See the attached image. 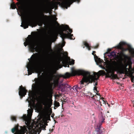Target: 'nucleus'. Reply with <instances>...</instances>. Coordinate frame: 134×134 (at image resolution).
<instances>
[{
	"mask_svg": "<svg viewBox=\"0 0 134 134\" xmlns=\"http://www.w3.org/2000/svg\"><path fill=\"white\" fill-rule=\"evenodd\" d=\"M93 90H97V88L96 86H95L94 87Z\"/></svg>",
	"mask_w": 134,
	"mask_h": 134,
	"instance_id": "33",
	"label": "nucleus"
},
{
	"mask_svg": "<svg viewBox=\"0 0 134 134\" xmlns=\"http://www.w3.org/2000/svg\"><path fill=\"white\" fill-rule=\"evenodd\" d=\"M28 115H26L23 116V119L25 121V123L27 125V127L25 126L24 127L20 126V129H18L19 126L16 125L13 129H12V132L14 133L15 131L16 132L14 134H32V131L31 126L29 127V125L30 124V121L31 119V116L32 115L33 110L29 108L27 111Z\"/></svg>",
	"mask_w": 134,
	"mask_h": 134,
	"instance_id": "3",
	"label": "nucleus"
},
{
	"mask_svg": "<svg viewBox=\"0 0 134 134\" xmlns=\"http://www.w3.org/2000/svg\"><path fill=\"white\" fill-rule=\"evenodd\" d=\"M63 80L62 81V82H63Z\"/></svg>",
	"mask_w": 134,
	"mask_h": 134,
	"instance_id": "42",
	"label": "nucleus"
},
{
	"mask_svg": "<svg viewBox=\"0 0 134 134\" xmlns=\"http://www.w3.org/2000/svg\"><path fill=\"white\" fill-rule=\"evenodd\" d=\"M37 36V35L36 34L34 37L29 38L28 40L25 38L26 41L24 43V44L25 47L27 45L28 46L31 52H33L34 51L36 52H38L37 43L36 40V38Z\"/></svg>",
	"mask_w": 134,
	"mask_h": 134,
	"instance_id": "8",
	"label": "nucleus"
},
{
	"mask_svg": "<svg viewBox=\"0 0 134 134\" xmlns=\"http://www.w3.org/2000/svg\"><path fill=\"white\" fill-rule=\"evenodd\" d=\"M30 100L34 105L36 101H38L37 96L36 94L31 91L29 92L28 94Z\"/></svg>",
	"mask_w": 134,
	"mask_h": 134,
	"instance_id": "14",
	"label": "nucleus"
},
{
	"mask_svg": "<svg viewBox=\"0 0 134 134\" xmlns=\"http://www.w3.org/2000/svg\"><path fill=\"white\" fill-rule=\"evenodd\" d=\"M58 26H59V24H58Z\"/></svg>",
	"mask_w": 134,
	"mask_h": 134,
	"instance_id": "39",
	"label": "nucleus"
},
{
	"mask_svg": "<svg viewBox=\"0 0 134 134\" xmlns=\"http://www.w3.org/2000/svg\"><path fill=\"white\" fill-rule=\"evenodd\" d=\"M48 94L47 93H46L43 96V98L41 101L42 103L45 106H49L50 104L48 98Z\"/></svg>",
	"mask_w": 134,
	"mask_h": 134,
	"instance_id": "16",
	"label": "nucleus"
},
{
	"mask_svg": "<svg viewBox=\"0 0 134 134\" xmlns=\"http://www.w3.org/2000/svg\"><path fill=\"white\" fill-rule=\"evenodd\" d=\"M123 56L124 58L126 59V60L128 59L129 60H131V58L130 57H129L127 55L123 54Z\"/></svg>",
	"mask_w": 134,
	"mask_h": 134,
	"instance_id": "25",
	"label": "nucleus"
},
{
	"mask_svg": "<svg viewBox=\"0 0 134 134\" xmlns=\"http://www.w3.org/2000/svg\"><path fill=\"white\" fill-rule=\"evenodd\" d=\"M68 87L70 90L71 89V87L70 86Z\"/></svg>",
	"mask_w": 134,
	"mask_h": 134,
	"instance_id": "37",
	"label": "nucleus"
},
{
	"mask_svg": "<svg viewBox=\"0 0 134 134\" xmlns=\"http://www.w3.org/2000/svg\"><path fill=\"white\" fill-rule=\"evenodd\" d=\"M68 85L67 84H62L59 86V88L61 90V91L63 92L65 91V89L67 88Z\"/></svg>",
	"mask_w": 134,
	"mask_h": 134,
	"instance_id": "19",
	"label": "nucleus"
},
{
	"mask_svg": "<svg viewBox=\"0 0 134 134\" xmlns=\"http://www.w3.org/2000/svg\"><path fill=\"white\" fill-rule=\"evenodd\" d=\"M83 44L85 46L87 47L88 50H90L91 47V45L86 42H84Z\"/></svg>",
	"mask_w": 134,
	"mask_h": 134,
	"instance_id": "22",
	"label": "nucleus"
},
{
	"mask_svg": "<svg viewBox=\"0 0 134 134\" xmlns=\"http://www.w3.org/2000/svg\"><path fill=\"white\" fill-rule=\"evenodd\" d=\"M52 18L53 20L55 21H56L57 19V18L56 17L55 15L52 16Z\"/></svg>",
	"mask_w": 134,
	"mask_h": 134,
	"instance_id": "29",
	"label": "nucleus"
},
{
	"mask_svg": "<svg viewBox=\"0 0 134 134\" xmlns=\"http://www.w3.org/2000/svg\"><path fill=\"white\" fill-rule=\"evenodd\" d=\"M30 36V35H29V36Z\"/></svg>",
	"mask_w": 134,
	"mask_h": 134,
	"instance_id": "44",
	"label": "nucleus"
},
{
	"mask_svg": "<svg viewBox=\"0 0 134 134\" xmlns=\"http://www.w3.org/2000/svg\"><path fill=\"white\" fill-rule=\"evenodd\" d=\"M49 131H50V132H52L53 131V129H51V130H49Z\"/></svg>",
	"mask_w": 134,
	"mask_h": 134,
	"instance_id": "34",
	"label": "nucleus"
},
{
	"mask_svg": "<svg viewBox=\"0 0 134 134\" xmlns=\"http://www.w3.org/2000/svg\"><path fill=\"white\" fill-rule=\"evenodd\" d=\"M50 117L49 115H44L42 119L43 123L40 124V126L42 129L43 130H45L46 126L48 125L47 123L48 122L47 121L50 120Z\"/></svg>",
	"mask_w": 134,
	"mask_h": 134,
	"instance_id": "13",
	"label": "nucleus"
},
{
	"mask_svg": "<svg viewBox=\"0 0 134 134\" xmlns=\"http://www.w3.org/2000/svg\"><path fill=\"white\" fill-rule=\"evenodd\" d=\"M108 50H110V49H108Z\"/></svg>",
	"mask_w": 134,
	"mask_h": 134,
	"instance_id": "41",
	"label": "nucleus"
},
{
	"mask_svg": "<svg viewBox=\"0 0 134 134\" xmlns=\"http://www.w3.org/2000/svg\"><path fill=\"white\" fill-rule=\"evenodd\" d=\"M16 5L18 8H17L19 15L21 16L22 20L21 24L20 26L26 29L28 27L29 25L32 26L34 25L35 26L36 24H33L31 17L28 14H26L24 11L25 5L21 2L17 3Z\"/></svg>",
	"mask_w": 134,
	"mask_h": 134,
	"instance_id": "4",
	"label": "nucleus"
},
{
	"mask_svg": "<svg viewBox=\"0 0 134 134\" xmlns=\"http://www.w3.org/2000/svg\"><path fill=\"white\" fill-rule=\"evenodd\" d=\"M65 66V67H66V66L67 67H69V65L67 64L66 66Z\"/></svg>",
	"mask_w": 134,
	"mask_h": 134,
	"instance_id": "36",
	"label": "nucleus"
},
{
	"mask_svg": "<svg viewBox=\"0 0 134 134\" xmlns=\"http://www.w3.org/2000/svg\"><path fill=\"white\" fill-rule=\"evenodd\" d=\"M38 57L37 53L35 55L34 53L30 58L28 59L29 62L26 66L27 69L28 75L31 74L32 73L36 72L40 77L39 78L35 79L36 83L33 84L32 86V88L36 92L39 91V87L48 88L50 85L51 82L53 78L52 77L50 78L46 79L44 82H42V75L43 73L42 72L43 71L44 68L50 63L51 60L47 56H43L40 58H38Z\"/></svg>",
	"mask_w": 134,
	"mask_h": 134,
	"instance_id": "1",
	"label": "nucleus"
},
{
	"mask_svg": "<svg viewBox=\"0 0 134 134\" xmlns=\"http://www.w3.org/2000/svg\"><path fill=\"white\" fill-rule=\"evenodd\" d=\"M28 102L29 103L28 106L29 107H30V108H31V105H32V104L31 103H30V102L29 100H28Z\"/></svg>",
	"mask_w": 134,
	"mask_h": 134,
	"instance_id": "32",
	"label": "nucleus"
},
{
	"mask_svg": "<svg viewBox=\"0 0 134 134\" xmlns=\"http://www.w3.org/2000/svg\"><path fill=\"white\" fill-rule=\"evenodd\" d=\"M104 72L103 70H100L99 71V72L100 74H103Z\"/></svg>",
	"mask_w": 134,
	"mask_h": 134,
	"instance_id": "31",
	"label": "nucleus"
},
{
	"mask_svg": "<svg viewBox=\"0 0 134 134\" xmlns=\"http://www.w3.org/2000/svg\"><path fill=\"white\" fill-rule=\"evenodd\" d=\"M68 61H69L70 62V63L72 65L74 64V60H72V61H70V59L69 58L68 59Z\"/></svg>",
	"mask_w": 134,
	"mask_h": 134,
	"instance_id": "27",
	"label": "nucleus"
},
{
	"mask_svg": "<svg viewBox=\"0 0 134 134\" xmlns=\"http://www.w3.org/2000/svg\"><path fill=\"white\" fill-rule=\"evenodd\" d=\"M57 38L55 32H52L50 33L49 35H47L45 39L47 47L52 52V50L51 49V45L52 42L56 41Z\"/></svg>",
	"mask_w": 134,
	"mask_h": 134,
	"instance_id": "9",
	"label": "nucleus"
},
{
	"mask_svg": "<svg viewBox=\"0 0 134 134\" xmlns=\"http://www.w3.org/2000/svg\"><path fill=\"white\" fill-rule=\"evenodd\" d=\"M72 104H74V102H73V103H72Z\"/></svg>",
	"mask_w": 134,
	"mask_h": 134,
	"instance_id": "40",
	"label": "nucleus"
},
{
	"mask_svg": "<svg viewBox=\"0 0 134 134\" xmlns=\"http://www.w3.org/2000/svg\"><path fill=\"white\" fill-rule=\"evenodd\" d=\"M11 119L12 121H16V118L15 116H11Z\"/></svg>",
	"mask_w": 134,
	"mask_h": 134,
	"instance_id": "30",
	"label": "nucleus"
},
{
	"mask_svg": "<svg viewBox=\"0 0 134 134\" xmlns=\"http://www.w3.org/2000/svg\"><path fill=\"white\" fill-rule=\"evenodd\" d=\"M27 92V91L23 88L22 86L20 87L19 89V94L20 97L22 98L25 96Z\"/></svg>",
	"mask_w": 134,
	"mask_h": 134,
	"instance_id": "17",
	"label": "nucleus"
},
{
	"mask_svg": "<svg viewBox=\"0 0 134 134\" xmlns=\"http://www.w3.org/2000/svg\"><path fill=\"white\" fill-rule=\"evenodd\" d=\"M59 79V77L54 80V82L56 85L58 86V85Z\"/></svg>",
	"mask_w": 134,
	"mask_h": 134,
	"instance_id": "23",
	"label": "nucleus"
},
{
	"mask_svg": "<svg viewBox=\"0 0 134 134\" xmlns=\"http://www.w3.org/2000/svg\"><path fill=\"white\" fill-rule=\"evenodd\" d=\"M126 44V43L124 42H121L119 44L115 47V48L118 49H120L122 51H126L129 50V52L131 53L132 56L134 57V49L131 47H130L129 48H125L122 47V46Z\"/></svg>",
	"mask_w": 134,
	"mask_h": 134,
	"instance_id": "11",
	"label": "nucleus"
},
{
	"mask_svg": "<svg viewBox=\"0 0 134 134\" xmlns=\"http://www.w3.org/2000/svg\"><path fill=\"white\" fill-rule=\"evenodd\" d=\"M48 4L46 5L43 9H40L37 11L39 13V15L36 21V24L39 26H42L44 23L45 20L47 16L43 14V12H48L49 10L53 9L56 6L55 3H51L48 2Z\"/></svg>",
	"mask_w": 134,
	"mask_h": 134,
	"instance_id": "6",
	"label": "nucleus"
},
{
	"mask_svg": "<svg viewBox=\"0 0 134 134\" xmlns=\"http://www.w3.org/2000/svg\"><path fill=\"white\" fill-rule=\"evenodd\" d=\"M104 57H105V55H107L108 56L109 58H111L113 57H115L116 54L114 51H112L111 53H109L108 52H106L104 54Z\"/></svg>",
	"mask_w": 134,
	"mask_h": 134,
	"instance_id": "20",
	"label": "nucleus"
},
{
	"mask_svg": "<svg viewBox=\"0 0 134 134\" xmlns=\"http://www.w3.org/2000/svg\"><path fill=\"white\" fill-rule=\"evenodd\" d=\"M63 61H62V63H63Z\"/></svg>",
	"mask_w": 134,
	"mask_h": 134,
	"instance_id": "43",
	"label": "nucleus"
},
{
	"mask_svg": "<svg viewBox=\"0 0 134 134\" xmlns=\"http://www.w3.org/2000/svg\"><path fill=\"white\" fill-rule=\"evenodd\" d=\"M95 51H93V53H92V54L94 55V54L93 53H95Z\"/></svg>",
	"mask_w": 134,
	"mask_h": 134,
	"instance_id": "38",
	"label": "nucleus"
},
{
	"mask_svg": "<svg viewBox=\"0 0 134 134\" xmlns=\"http://www.w3.org/2000/svg\"><path fill=\"white\" fill-rule=\"evenodd\" d=\"M61 31L60 33V37L62 38L63 43L62 44H60L58 46V47L62 48L64 46L65 42L64 41V39L66 38H68L71 40H74L75 38H73V35L71 34L72 32V30L70 29L68 26L66 25L64 26L62 25L60 26Z\"/></svg>",
	"mask_w": 134,
	"mask_h": 134,
	"instance_id": "7",
	"label": "nucleus"
},
{
	"mask_svg": "<svg viewBox=\"0 0 134 134\" xmlns=\"http://www.w3.org/2000/svg\"><path fill=\"white\" fill-rule=\"evenodd\" d=\"M80 1V0H61V2H58V4L62 7L67 9L73 2H76L79 3Z\"/></svg>",
	"mask_w": 134,
	"mask_h": 134,
	"instance_id": "10",
	"label": "nucleus"
},
{
	"mask_svg": "<svg viewBox=\"0 0 134 134\" xmlns=\"http://www.w3.org/2000/svg\"><path fill=\"white\" fill-rule=\"evenodd\" d=\"M10 7L12 9H15L16 8V6L14 2H13L11 4Z\"/></svg>",
	"mask_w": 134,
	"mask_h": 134,
	"instance_id": "24",
	"label": "nucleus"
},
{
	"mask_svg": "<svg viewBox=\"0 0 134 134\" xmlns=\"http://www.w3.org/2000/svg\"><path fill=\"white\" fill-rule=\"evenodd\" d=\"M54 105L55 107H58L59 106V103L58 102H56L54 103Z\"/></svg>",
	"mask_w": 134,
	"mask_h": 134,
	"instance_id": "28",
	"label": "nucleus"
},
{
	"mask_svg": "<svg viewBox=\"0 0 134 134\" xmlns=\"http://www.w3.org/2000/svg\"><path fill=\"white\" fill-rule=\"evenodd\" d=\"M63 59L62 55L60 54L58 56L55 60L54 63V68L55 71L62 67V66L60 64V62L62 61Z\"/></svg>",
	"mask_w": 134,
	"mask_h": 134,
	"instance_id": "12",
	"label": "nucleus"
},
{
	"mask_svg": "<svg viewBox=\"0 0 134 134\" xmlns=\"http://www.w3.org/2000/svg\"><path fill=\"white\" fill-rule=\"evenodd\" d=\"M71 74L69 72H66L64 75L60 74L58 75L59 77H63L64 78L66 79L69 78L71 75Z\"/></svg>",
	"mask_w": 134,
	"mask_h": 134,
	"instance_id": "21",
	"label": "nucleus"
},
{
	"mask_svg": "<svg viewBox=\"0 0 134 134\" xmlns=\"http://www.w3.org/2000/svg\"><path fill=\"white\" fill-rule=\"evenodd\" d=\"M71 74L73 76L76 75H81L83 76L82 80L77 85L79 90H80L83 87L84 82L91 83L93 82H94V86H96L97 85V81L98 79V77H96L97 76H98V75L97 73L94 72L91 74L89 72L82 70H74V68H71Z\"/></svg>",
	"mask_w": 134,
	"mask_h": 134,
	"instance_id": "2",
	"label": "nucleus"
},
{
	"mask_svg": "<svg viewBox=\"0 0 134 134\" xmlns=\"http://www.w3.org/2000/svg\"><path fill=\"white\" fill-rule=\"evenodd\" d=\"M108 65L110 69L106 70L107 72V76L112 79H115L116 77V75L114 74L112 70L119 72L123 70L124 65L121 62L112 61L108 64Z\"/></svg>",
	"mask_w": 134,
	"mask_h": 134,
	"instance_id": "5",
	"label": "nucleus"
},
{
	"mask_svg": "<svg viewBox=\"0 0 134 134\" xmlns=\"http://www.w3.org/2000/svg\"><path fill=\"white\" fill-rule=\"evenodd\" d=\"M96 94L99 97L97 99H96V98H97V96L96 95L92 96V99L95 100L94 102V103L97 105L99 106V105H98V104L100 103V102L99 101V100L100 99V95L99 94L97 93H96Z\"/></svg>",
	"mask_w": 134,
	"mask_h": 134,
	"instance_id": "18",
	"label": "nucleus"
},
{
	"mask_svg": "<svg viewBox=\"0 0 134 134\" xmlns=\"http://www.w3.org/2000/svg\"><path fill=\"white\" fill-rule=\"evenodd\" d=\"M72 89L74 90H76V91H77V90H79L78 86L77 85L74 86L72 87Z\"/></svg>",
	"mask_w": 134,
	"mask_h": 134,
	"instance_id": "26",
	"label": "nucleus"
},
{
	"mask_svg": "<svg viewBox=\"0 0 134 134\" xmlns=\"http://www.w3.org/2000/svg\"><path fill=\"white\" fill-rule=\"evenodd\" d=\"M131 81L133 82H134V80L133 79H132Z\"/></svg>",
	"mask_w": 134,
	"mask_h": 134,
	"instance_id": "35",
	"label": "nucleus"
},
{
	"mask_svg": "<svg viewBox=\"0 0 134 134\" xmlns=\"http://www.w3.org/2000/svg\"><path fill=\"white\" fill-rule=\"evenodd\" d=\"M105 119L103 115H102L100 118V120H102L100 122H99L97 125V128L96 129V131L97 132V134H101L102 133V131L101 129L102 123L103 122Z\"/></svg>",
	"mask_w": 134,
	"mask_h": 134,
	"instance_id": "15",
	"label": "nucleus"
}]
</instances>
